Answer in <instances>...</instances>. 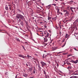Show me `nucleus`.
I'll return each mask as SVG.
<instances>
[{
  "mask_svg": "<svg viewBox=\"0 0 78 78\" xmlns=\"http://www.w3.org/2000/svg\"><path fill=\"white\" fill-rule=\"evenodd\" d=\"M77 76H72L70 77V78H76Z\"/></svg>",
  "mask_w": 78,
  "mask_h": 78,
  "instance_id": "nucleus-17",
  "label": "nucleus"
},
{
  "mask_svg": "<svg viewBox=\"0 0 78 78\" xmlns=\"http://www.w3.org/2000/svg\"><path fill=\"white\" fill-rule=\"evenodd\" d=\"M40 63L41 64V66L42 67H44V66H46V64L43 62H41Z\"/></svg>",
  "mask_w": 78,
  "mask_h": 78,
  "instance_id": "nucleus-2",
  "label": "nucleus"
},
{
  "mask_svg": "<svg viewBox=\"0 0 78 78\" xmlns=\"http://www.w3.org/2000/svg\"><path fill=\"white\" fill-rule=\"evenodd\" d=\"M44 28H47V26H44Z\"/></svg>",
  "mask_w": 78,
  "mask_h": 78,
  "instance_id": "nucleus-39",
  "label": "nucleus"
},
{
  "mask_svg": "<svg viewBox=\"0 0 78 78\" xmlns=\"http://www.w3.org/2000/svg\"><path fill=\"white\" fill-rule=\"evenodd\" d=\"M30 78H33V77H30Z\"/></svg>",
  "mask_w": 78,
  "mask_h": 78,
  "instance_id": "nucleus-59",
  "label": "nucleus"
},
{
  "mask_svg": "<svg viewBox=\"0 0 78 78\" xmlns=\"http://www.w3.org/2000/svg\"><path fill=\"white\" fill-rule=\"evenodd\" d=\"M38 66L39 69L40 70H41V69H42V68H41V66H40V65H39V64H38Z\"/></svg>",
  "mask_w": 78,
  "mask_h": 78,
  "instance_id": "nucleus-16",
  "label": "nucleus"
},
{
  "mask_svg": "<svg viewBox=\"0 0 78 78\" xmlns=\"http://www.w3.org/2000/svg\"><path fill=\"white\" fill-rule=\"evenodd\" d=\"M29 70L30 71H32L33 70V69L32 68H29Z\"/></svg>",
  "mask_w": 78,
  "mask_h": 78,
  "instance_id": "nucleus-26",
  "label": "nucleus"
},
{
  "mask_svg": "<svg viewBox=\"0 0 78 78\" xmlns=\"http://www.w3.org/2000/svg\"><path fill=\"white\" fill-rule=\"evenodd\" d=\"M72 56V55H68V57H69V56Z\"/></svg>",
  "mask_w": 78,
  "mask_h": 78,
  "instance_id": "nucleus-34",
  "label": "nucleus"
},
{
  "mask_svg": "<svg viewBox=\"0 0 78 78\" xmlns=\"http://www.w3.org/2000/svg\"><path fill=\"white\" fill-rule=\"evenodd\" d=\"M32 3H33V2L32 1L29 2V4L30 5H31Z\"/></svg>",
  "mask_w": 78,
  "mask_h": 78,
  "instance_id": "nucleus-30",
  "label": "nucleus"
},
{
  "mask_svg": "<svg viewBox=\"0 0 78 78\" xmlns=\"http://www.w3.org/2000/svg\"><path fill=\"white\" fill-rule=\"evenodd\" d=\"M61 32H60L59 33V34L60 35V36H61Z\"/></svg>",
  "mask_w": 78,
  "mask_h": 78,
  "instance_id": "nucleus-32",
  "label": "nucleus"
},
{
  "mask_svg": "<svg viewBox=\"0 0 78 78\" xmlns=\"http://www.w3.org/2000/svg\"><path fill=\"white\" fill-rule=\"evenodd\" d=\"M17 75H16L15 76V78H17Z\"/></svg>",
  "mask_w": 78,
  "mask_h": 78,
  "instance_id": "nucleus-48",
  "label": "nucleus"
},
{
  "mask_svg": "<svg viewBox=\"0 0 78 78\" xmlns=\"http://www.w3.org/2000/svg\"><path fill=\"white\" fill-rule=\"evenodd\" d=\"M75 22L76 23H77V22H78V19H76L75 21Z\"/></svg>",
  "mask_w": 78,
  "mask_h": 78,
  "instance_id": "nucleus-25",
  "label": "nucleus"
},
{
  "mask_svg": "<svg viewBox=\"0 0 78 78\" xmlns=\"http://www.w3.org/2000/svg\"><path fill=\"white\" fill-rule=\"evenodd\" d=\"M66 41L65 42V43L62 46V47H64L66 45Z\"/></svg>",
  "mask_w": 78,
  "mask_h": 78,
  "instance_id": "nucleus-21",
  "label": "nucleus"
},
{
  "mask_svg": "<svg viewBox=\"0 0 78 78\" xmlns=\"http://www.w3.org/2000/svg\"><path fill=\"white\" fill-rule=\"evenodd\" d=\"M25 43H26V44H27L28 43L27 42H25Z\"/></svg>",
  "mask_w": 78,
  "mask_h": 78,
  "instance_id": "nucleus-61",
  "label": "nucleus"
},
{
  "mask_svg": "<svg viewBox=\"0 0 78 78\" xmlns=\"http://www.w3.org/2000/svg\"><path fill=\"white\" fill-rule=\"evenodd\" d=\"M66 64H67V65H70V66H71V64L70 63H69V62L68 61H66Z\"/></svg>",
  "mask_w": 78,
  "mask_h": 78,
  "instance_id": "nucleus-13",
  "label": "nucleus"
},
{
  "mask_svg": "<svg viewBox=\"0 0 78 78\" xmlns=\"http://www.w3.org/2000/svg\"><path fill=\"white\" fill-rule=\"evenodd\" d=\"M47 44H45L44 46H46V45H47Z\"/></svg>",
  "mask_w": 78,
  "mask_h": 78,
  "instance_id": "nucleus-53",
  "label": "nucleus"
},
{
  "mask_svg": "<svg viewBox=\"0 0 78 78\" xmlns=\"http://www.w3.org/2000/svg\"><path fill=\"white\" fill-rule=\"evenodd\" d=\"M34 69L33 70V73L34 74L35 73V72H36V70L35 67H34Z\"/></svg>",
  "mask_w": 78,
  "mask_h": 78,
  "instance_id": "nucleus-7",
  "label": "nucleus"
},
{
  "mask_svg": "<svg viewBox=\"0 0 78 78\" xmlns=\"http://www.w3.org/2000/svg\"><path fill=\"white\" fill-rule=\"evenodd\" d=\"M47 37H45V38H44V41L45 42H46L47 41Z\"/></svg>",
  "mask_w": 78,
  "mask_h": 78,
  "instance_id": "nucleus-12",
  "label": "nucleus"
},
{
  "mask_svg": "<svg viewBox=\"0 0 78 78\" xmlns=\"http://www.w3.org/2000/svg\"><path fill=\"white\" fill-rule=\"evenodd\" d=\"M63 22H64V23H66V22H64V21H63Z\"/></svg>",
  "mask_w": 78,
  "mask_h": 78,
  "instance_id": "nucleus-52",
  "label": "nucleus"
},
{
  "mask_svg": "<svg viewBox=\"0 0 78 78\" xmlns=\"http://www.w3.org/2000/svg\"><path fill=\"white\" fill-rule=\"evenodd\" d=\"M9 9L10 10V11H11V7H9Z\"/></svg>",
  "mask_w": 78,
  "mask_h": 78,
  "instance_id": "nucleus-40",
  "label": "nucleus"
},
{
  "mask_svg": "<svg viewBox=\"0 0 78 78\" xmlns=\"http://www.w3.org/2000/svg\"><path fill=\"white\" fill-rule=\"evenodd\" d=\"M70 72H73V70H71Z\"/></svg>",
  "mask_w": 78,
  "mask_h": 78,
  "instance_id": "nucleus-43",
  "label": "nucleus"
},
{
  "mask_svg": "<svg viewBox=\"0 0 78 78\" xmlns=\"http://www.w3.org/2000/svg\"><path fill=\"white\" fill-rule=\"evenodd\" d=\"M24 57H25V58H26L27 56H24Z\"/></svg>",
  "mask_w": 78,
  "mask_h": 78,
  "instance_id": "nucleus-58",
  "label": "nucleus"
},
{
  "mask_svg": "<svg viewBox=\"0 0 78 78\" xmlns=\"http://www.w3.org/2000/svg\"><path fill=\"white\" fill-rule=\"evenodd\" d=\"M53 1H56V2H57V1H58V0H53Z\"/></svg>",
  "mask_w": 78,
  "mask_h": 78,
  "instance_id": "nucleus-46",
  "label": "nucleus"
},
{
  "mask_svg": "<svg viewBox=\"0 0 78 78\" xmlns=\"http://www.w3.org/2000/svg\"><path fill=\"white\" fill-rule=\"evenodd\" d=\"M65 39H63V40H62V42H65Z\"/></svg>",
  "mask_w": 78,
  "mask_h": 78,
  "instance_id": "nucleus-36",
  "label": "nucleus"
},
{
  "mask_svg": "<svg viewBox=\"0 0 78 78\" xmlns=\"http://www.w3.org/2000/svg\"><path fill=\"white\" fill-rule=\"evenodd\" d=\"M52 5H54L55 6H56V4H52Z\"/></svg>",
  "mask_w": 78,
  "mask_h": 78,
  "instance_id": "nucleus-33",
  "label": "nucleus"
},
{
  "mask_svg": "<svg viewBox=\"0 0 78 78\" xmlns=\"http://www.w3.org/2000/svg\"><path fill=\"white\" fill-rule=\"evenodd\" d=\"M72 69V67L69 66V69Z\"/></svg>",
  "mask_w": 78,
  "mask_h": 78,
  "instance_id": "nucleus-35",
  "label": "nucleus"
},
{
  "mask_svg": "<svg viewBox=\"0 0 78 78\" xmlns=\"http://www.w3.org/2000/svg\"><path fill=\"white\" fill-rule=\"evenodd\" d=\"M18 11H19V12H21V11H20V10H18Z\"/></svg>",
  "mask_w": 78,
  "mask_h": 78,
  "instance_id": "nucleus-51",
  "label": "nucleus"
},
{
  "mask_svg": "<svg viewBox=\"0 0 78 78\" xmlns=\"http://www.w3.org/2000/svg\"><path fill=\"white\" fill-rule=\"evenodd\" d=\"M60 0V1H64V0Z\"/></svg>",
  "mask_w": 78,
  "mask_h": 78,
  "instance_id": "nucleus-50",
  "label": "nucleus"
},
{
  "mask_svg": "<svg viewBox=\"0 0 78 78\" xmlns=\"http://www.w3.org/2000/svg\"><path fill=\"white\" fill-rule=\"evenodd\" d=\"M27 55V57L28 58H30V55Z\"/></svg>",
  "mask_w": 78,
  "mask_h": 78,
  "instance_id": "nucleus-44",
  "label": "nucleus"
},
{
  "mask_svg": "<svg viewBox=\"0 0 78 78\" xmlns=\"http://www.w3.org/2000/svg\"><path fill=\"white\" fill-rule=\"evenodd\" d=\"M67 69H69V66L68 67V68H67Z\"/></svg>",
  "mask_w": 78,
  "mask_h": 78,
  "instance_id": "nucleus-56",
  "label": "nucleus"
},
{
  "mask_svg": "<svg viewBox=\"0 0 78 78\" xmlns=\"http://www.w3.org/2000/svg\"><path fill=\"white\" fill-rule=\"evenodd\" d=\"M0 31H3V30H0Z\"/></svg>",
  "mask_w": 78,
  "mask_h": 78,
  "instance_id": "nucleus-60",
  "label": "nucleus"
},
{
  "mask_svg": "<svg viewBox=\"0 0 78 78\" xmlns=\"http://www.w3.org/2000/svg\"><path fill=\"white\" fill-rule=\"evenodd\" d=\"M58 63H57V67H58Z\"/></svg>",
  "mask_w": 78,
  "mask_h": 78,
  "instance_id": "nucleus-57",
  "label": "nucleus"
},
{
  "mask_svg": "<svg viewBox=\"0 0 78 78\" xmlns=\"http://www.w3.org/2000/svg\"><path fill=\"white\" fill-rule=\"evenodd\" d=\"M18 56L19 57H21V58H25V57H24L23 55H18Z\"/></svg>",
  "mask_w": 78,
  "mask_h": 78,
  "instance_id": "nucleus-5",
  "label": "nucleus"
},
{
  "mask_svg": "<svg viewBox=\"0 0 78 78\" xmlns=\"http://www.w3.org/2000/svg\"><path fill=\"white\" fill-rule=\"evenodd\" d=\"M5 9L6 10H7V11H8V10L9 9H8V6H5Z\"/></svg>",
  "mask_w": 78,
  "mask_h": 78,
  "instance_id": "nucleus-18",
  "label": "nucleus"
},
{
  "mask_svg": "<svg viewBox=\"0 0 78 78\" xmlns=\"http://www.w3.org/2000/svg\"><path fill=\"white\" fill-rule=\"evenodd\" d=\"M33 19H34V17H33Z\"/></svg>",
  "mask_w": 78,
  "mask_h": 78,
  "instance_id": "nucleus-62",
  "label": "nucleus"
},
{
  "mask_svg": "<svg viewBox=\"0 0 78 78\" xmlns=\"http://www.w3.org/2000/svg\"><path fill=\"white\" fill-rule=\"evenodd\" d=\"M35 56H37V54H35Z\"/></svg>",
  "mask_w": 78,
  "mask_h": 78,
  "instance_id": "nucleus-49",
  "label": "nucleus"
},
{
  "mask_svg": "<svg viewBox=\"0 0 78 78\" xmlns=\"http://www.w3.org/2000/svg\"><path fill=\"white\" fill-rule=\"evenodd\" d=\"M67 8H70V7H68Z\"/></svg>",
  "mask_w": 78,
  "mask_h": 78,
  "instance_id": "nucleus-64",
  "label": "nucleus"
},
{
  "mask_svg": "<svg viewBox=\"0 0 78 78\" xmlns=\"http://www.w3.org/2000/svg\"><path fill=\"white\" fill-rule=\"evenodd\" d=\"M26 65L27 66H28V64L27 63H26Z\"/></svg>",
  "mask_w": 78,
  "mask_h": 78,
  "instance_id": "nucleus-55",
  "label": "nucleus"
},
{
  "mask_svg": "<svg viewBox=\"0 0 78 78\" xmlns=\"http://www.w3.org/2000/svg\"><path fill=\"white\" fill-rule=\"evenodd\" d=\"M73 75H78V73H73Z\"/></svg>",
  "mask_w": 78,
  "mask_h": 78,
  "instance_id": "nucleus-29",
  "label": "nucleus"
},
{
  "mask_svg": "<svg viewBox=\"0 0 78 78\" xmlns=\"http://www.w3.org/2000/svg\"><path fill=\"white\" fill-rule=\"evenodd\" d=\"M19 16L20 17V18L21 19H23V18H24V17H23V16L22 15H21L20 14H19Z\"/></svg>",
  "mask_w": 78,
  "mask_h": 78,
  "instance_id": "nucleus-6",
  "label": "nucleus"
},
{
  "mask_svg": "<svg viewBox=\"0 0 78 78\" xmlns=\"http://www.w3.org/2000/svg\"><path fill=\"white\" fill-rule=\"evenodd\" d=\"M75 9H76V8L75 7H70V9L71 11L72 12H73V9H74V10H75Z\"/></svg>",
  "mask_w": 78,
  "mask_h": 78,
  "instance_id": "nucleus-4",
  "label": "nucleus"
},
{
  "mask_svg": "<svg viewBox=\"0 0 78 78\" xmlns=\"http://www.w3.org/2000/svg\"><path fill=\"white\" fill-rule=\"evenodd\" d=\"M40 23H41V24H42V23H43V22H40Z\"/></svg>",
  "mask_w": 78,
  "mask_h": 78,
  "instance_id": "nucleus-37",
  "label": "nucleus"
},
{
  "mask_svg": "<svg viewBox=\"0 0 78 78\" xmlns=\"http://www.w3.org/2000/svg\"><path fill=\"white\" fill-rule=\"evenodd\" d=\"M78 62V60H76V61H74V63H75V64H76Z\"/></svg>",
  "mask_w": 78,
  "mask_h": 78,
  "instance_id": "nucleus-22",
  "label": "nucleus"
},
{
  "mask_svg": "<svg viewBox=\"0 0 78 78\" xmlns=\"http://www.w3.org/2000/svg\"><path fill=\"white\" fill-rule=\"evenodd\" d=\"M70 36L67 34L65 36V38H67L68 37H69Z\"/></svg>",
  "mask_w": 78,
  "mask_h": 78,
  "instance_id": "nucleus-10",
  "label": "nucleus"
},
{
  "mask_svg": "<svg viewBox=\"0 0 78 78\" xmlns=\"http://www.w3.org/2000/svg\"><path fill=\"white\" fill-rule=\"evenodd\" d=\"M63 12H64L65 14H67V15H69V11H67L66 10H63Z\"/></svg>",
  "mask_w": 78,
  "mask_h": 78,
  "instance_id": "nucleus-3",
  "label": "nucleus"
},
{
  "mask_svg": "<svg viewBox=\"0 0 78 78\" xmlns=\"http://www.w3.org/2000/svg\"><path fill=\"white\" fill-rule=\"evenodd\" d=\"M74 73H78V70L76 71L75 72H74Z\"/></svg>",
  "mask_w": 78,
  "mask_h": 78,
  "instance_id": "nucleus-31",
  "label": "nucleus"
},
{
  "mask_svg": "<svg viewBox=\"0 0 78 78\" xmlns=\"http://www.w3.org/2000/svg\"><path fill=\"white\" fill-rule=\"evenodd\" d=\"M22 47H23V49H24V50H25V47H24V46H23V45H22Z\"/></svg>",
  "mask_w": 78,
  "mask_h": 78,
  "instance_id": "nucleus-28",
  "label": "nucleus"
},
{
  "mask_svg": "<svg viewBox=\"0 0 78 78\" xmlns=\"http://www.w3.org/2000/svg\"><path fill=\"white\" fill-rule=\"evenodd\" d=\"M73 49H74V50H76V51H77V50H76V48H74Z\"/></svg>",
  "mask_w": 78,
  "mask_h": 78,
  "instance_id": "nucleus-42",
  "label": "nucleus"
},
{
  "mask_svg": "<svg viewBox=\"0 0 78 78\" xmlns=\"http://www.w3.org/2000/svg\"><path fill=\"white\" fill-rule=\"evenodd\" d=\"M69 59H70V58H68V59L66 60V61H67H67H68V60H69Z\"/></svg>",
  "mask_w": 78,
  "mask_h": 78,
  "instance_id": "nucleus-45",
  "label": "nucleus"
},
{
  "mask_svg": "<svg viewBox=\"0 0 78 78\" xmlns=\"http://www.w3.org/2000/svg\"><path fill=\"white\" fill-rule=\"evenodd\" d=\"M16 17L19 19L20 18V16H19V14H18V15L16 16Z\"/></svg>",
  "mask_w": 78,
  "mask_h": 78,
  "instance_id": "nucleus-19",
  "label": "nucleus"
},
{
  "mask_svg": "<svg viewBox=\"0 0 78 78\" xmlns=\"http://www.w3.org/2000/svg\"><path fill=\"white\" fill-rule=\"evenodd\" d=\"M47 56V55H46L45 54H44L43 55V56H42V57L43 58H44L46 57Z\"/></svg>",
  "mask_w": 78,
  "mask_h": 78,
  "instance_id": "nucleus-14",
  "label": "nucleus"
},
{
  "mask_svg": "<svg viewBox=\"0 0 78 78\" xmlns=\"http://www.w3.org/2000/svg\"><path fill=\"white\" fill-rule=\"evenodd\" d=\"M72 2H73V1H70V3H72Z\"/></svg>",
  "mask_w": 78,
  "mask_h": 78,
  "instance_id": "nucleus-41",
  "label": "nucleus"
},
{
  "mask_svg": "<svg viewBox=\"0 0 78 78\" xmlns=\"http://www.w3.org/2000/svg\"><path fill=\"white\" fill-rule=\"evenodd\" d=\"M55 9L58 11H59V8L58 6L55 7Z\"/></svg>",
  "mask_w": 78,
  "mask_h": 78,
  "instance_id": "nucleus-8",
  "label": "nucleus"
},
{
  "mask_svg": "<svg viewBox=\"0 0 78 78\" xmlns=\"http://www.w3.org/2000/svg\"><path fill=\"white\" fill-rule=\"evenodd\" d=\"M57 49H58V47H55L52 48V51H54L55 50H57Z\"/></svg>",
  "mask_w": 78,
  "mask_h": 78,
  "instance_id": "nucleus-9",
  "label": "nucleus"
},
{
  "mask_svg": "<svg viewBox=\"0 0 78 78\" xmlns=\"http://www.w3.org/2000/svg\"><path fill=\"white\" fill-rule=\"evenodd\" d=\"M69 62H72L73 63H74V61L73 60H72L71 61H69Z\"/></svg>",
  "mask_w": 78,
  "mask_h": 78,
  "instance_id": "nucleus-27",
  "label": "nucleus"
},
{
  "mask_svg": "<svg viewBox=\"0 0 78 78\" xmlns=\"http://www.w3.org/2000/svg\"><path fill=\"white\" fill-rule=\"evenodd\" d=\"M23 76H25V77H27V76H28V75L27 74H23Z\"/></svg>",
  "mask_w": 78,
  "mask_h": 78,
  "instance_id": "nucleus-20",
  "label": "nucleus"
},
{
  "mask_svg": "<svg viewBox=\"0 0 78 78\" xmlns=\"http://www.w3.org/2000/svg\"><path fill=\"white\" fill-rule=\"evenodd\" d=\"M44 74H45V75H46V73H45V71H44Z\"/></svg>",
  "mask_w": 78,
  "mask_h": 78,
  "instance_id": "nucleus-38",
  "label": "nucleus"
},
{
  "mask_svg": "<svg viewBox=\"0 0 78 78\" xmlns=\"http://www.w3.org/2000/svg\"><path fill=\"white\" fill-rule=\"evenodd\" d=\"M57 13L58 14H61V15H62V13L61 12H60L59 11H57Z\"/></svg>",
  "mask_w": 78,
  "mask_h": 78,
  "instance_id": "nucleus-11",
  "label": "nucleus"
},
{
  "mask_svg": "<svg viewBox=\"0 0 78 78\" xmlns=\"http://www.w3.org/2000/svg\"><path fill=\"white\" fill-rule=\"evenodd\" d=\"M52 41H53V40H51V41L50 42V43L51 44V42H52Z\"/></svg>",
  "mask_w": 78,
  "mask_h": 78,
  "instance_id": "nucleus-47",
  "label": "nucleus"
},
{
  "mask_svg": "<svg viewBox=\"0 0 78 78\" xmlns=\"http://www.w3.org/2000/svg\"><path fill=\"white\" fill-rule=\"evenodd\" d=\"M62 53V51H60L59 52H58V53H57V55H58V54L61 53Z\"/></svg>",
  "mask_w": 78,
  "mask_h": 78,
  "instance_id": "nucleus-24",
  "label": "nucleus"
},
{
  "mask_svg": "<svg viewBox=\"0 0 78 78\" xmlns=\"http://www.w3.org/2000/svg\"><path fill=\"white\" fill-rule=\"evenodd\" d=\"M49 14H50V13H48V20H50V19H51V18L50 17V16H49Z\"/></svg>",
  "mask_w": 78,
  "mask_h": 78,
  "instance_id": "nucleus-15",
  "label": "nucleus"
},
{
  "mask_svg": "<svg viewBox=\"0 0 78 78\" xmlns=\"http://www.w3.org/2000/svg\"><path fill=\"white\" fill-rule=\"evenodd\" d=\"M66 64V63L64 62V65Z\"/></svg>",
  "mask_w": 78,
  "mask_h": 78,
  "instance_id": "nucleus-54",
  "label": "nucleus"
},
{
  "mask_svg": "<svg viewBox=\"0 0 78 78\" xmlns=\"http://www.w3.org/2000/svg\"><path fill=\"white\" fill-rule=\"evenodd\" d=\"M20 22V19H19Z\"/></svg>",
  "mask_w": 78,
  "mask_h": 78,
  "instance_id": "nucleus-63",
  "label": "nucleus"
},
{
  "mask_svg": "<svg viewBox=\"0 0 78 78\" xmlns=\"http://www.w3.org/2000/svg\"><path fill=\"white\" fill-rule=\"evenodd\" d=\"M41 34H46L47 35L45 36V37H48L49 36V34L46 31L41 32Z\"/></svg>",
  "mask_w": 78,
  "mask_h": 78,
  "instance_id": "nucleus-1",
  "label": "nucleus"
},
{
  "mask_svg": "<svg viewBox=\"0 0 78 78\" xmlns=\"http://www.w3.org/2000/svg\"><path fill=\"white\" fill-rule=\"evenodd\" d=\"M16 40H17V41H18V42H20V41L19 40V39L18 38H16Z\"/></svg>",
  "mask_w": 78,
  "mask_h": 78,
  "instance_id": "nucleus-23",
  "label": "nucleus"
}]
</instances>
